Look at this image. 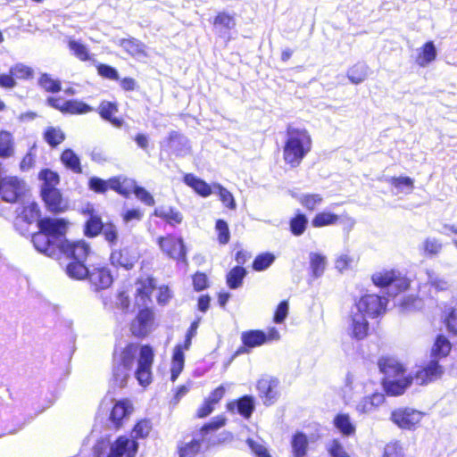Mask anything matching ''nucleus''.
Segmentation results:
<instances>
[{
  "instance_id": "obj_17",
  "label": "nucleus",
  "mask_w": 457,
  "mask_h": 457,
  "mask_svg": "<svg viewBox=\"0 0 457 457\" xmlns=\"http://www.w3.org/2000/svg\"><path fill=\"white\" fill-rule=\"evenodd\" d=\"M60 252L68 257H71L74 261L85 262L91 252V248L87 243L83 240L70 242L66 240L60 245Z\"/></svg>"
},
{
  "instance_id": "obj_43",
  "label": "nucleus",
  "mask_w": 457,
  "mask_h": 457,
  "mask_svg": "<svg viewBox=\"0 0 457 457\" xmlns=\"http://www.w3.org/2000/svg\"><path fill=\"white\" fill-rule=\"evenodd\" d=\"M39 212L40 211L37 204L35 202H28L23 206L19 218L21 219V220L26 221L28 224H30L38 219Z\"/></svg>"
},
{
  "instance_id": "obj_56",
  "label": "nucleus",
  "mask_w": 457,
  "mask_h": 457,
  "mask_svg": "<svg viewBox=\"0 0 457 457\" xmlns=\"http://www.w3.org/2000/svg\"><path fill=\"white\" fill-rule=\"evenodd\" d=\"M39 178L44 180L42 187H52L55 188V186L59 183V176L56 172L45 170L40 172Z\"/></svg>"
},
{
  "instance_id": "obj_31",
  "label": "nucleus",
  "mask_w": 457,
  "mask_h": 457,
  "mask_svg": "<svg viewBox=\"0 0 457 457\" xmlns=\"http://www.w3.org/2000/svg\"><path fill=\"white\" fill-rule=\"evenodd\" d=\"M340 216L328 211L318 212L312 220V225L314 228H322L333 226L338 223Z\"/></svg>"
},
{
  "instance_id": "obj_30",
  "label": "nucleus",
  "mask_w": 457,
  "mask_h": 457,
  "mask_svg": "<svg viewBox=\"0 0 457 457\" xmlns=\"http://www.w3.org/2000/svg\"><path fill=\"white\" fill-rule=\"evenodd\" d=\"M235 407L237 408V411L242 416L249 418L254 409L253 398L252 396L245 395L236 403L232 402L228 403V410H233Z\"/></svg>"
},
{
  "instance_id": "obj_23",
  "label": "nucleus",
  "mask_w": 457,
  "mask_h": 457,
  "mask_svg": "<svg viewBox=\"0 0 457 457\" xmlns=\"http://www.w3.org/2000/svg\"><path fill=\"white\" fill-rule=\"evenodd\" d=\"M89 280L96 290L105 289L112 283V276L107 268H95L88 273Z\"/></svg>"
},
{
  "instance_id": "obj_25",
  "label": "nucleus",
  "mask_w": 457,
  "mask_h": 457,
  "mask_svg": "<svg viewBox=\"0 0 457 457\" xmlns=\"http://www.w3.org/2000/svg\"><path fill=\"white\" fill-rule=\"evenodd\" d=\"M184 182L203 197H207L212 193V186L193 174H187L184 177Z\"/></svg>"
},
{
  "instance_id": "obj_28",
  "label": "nucleus",
  "mask_w": 457,
  "mask_h": 457,
  "mask_svg": "<svg viewBox=\"0 0 457 457\" xmlns=\"http://www.w3.org/2000/svg\"><path fill=\"white\" fill-rule=\"evenodd\" d=\"M305 209L309 211L315 210L323 202V197L320 194H291Z\"/></svg>"
},
{
  "instance_id": "obj_38",
  "label": "nucleus",
  "mask_w": 457,
  "mask_h": 457,
  "mask_svg": "<svg viewBox=\"0 0 457 457\" xmlns=\"http://www.w3.org/2000/svg\"><path fill=\"white\" fill-rule=\"evenodd\" d=\"M334 425L345 436H351L355 432V426L348 414H337L334 419Z\"/></svg>"
},
{
  "instance_id": "obj_13",
  "label": "nucleus",
  "mask_w": 457,
  "mask_h": 457,
  "mask_svg": "<svg viewBox=\"0 0 457 457\" xmlns=\"http://www.w3.org/2000/svg\"><path fill=\"white\" fill-rule=\"evenodd\" d=\"M368 329L367 317L354 308H352L347 320L348 334L356 340H361L367 336Z\"/></svg>"
},
{
  "instance_id": "obj_29",
  "label": "nucleus",
  "mask_w": 457,
  "mask_h": 457,
  "mask_svg": "<svg viewBox=\"0 0 457 457\" xmlns=\"http://www.w3.org/2000/svg\"><path fill=\"white\" fill-rule=\"evenodd\" d=\"M241 340L245 346L249 348L258 347L265 344L264 331L248 330L241 334Z\"/></svg>"
},
{
  "instance_id": "obj_1",
  "label": "nucleus",
  "mask_w": 457,
  "mask_h": 457,
  "mask_svg": "<svg viewBox=\"0 0 457 457\" xmlns=\"http://www.w3.org/2000/svg\"><path fill=\"white\" fill-rule=\"evenodd\" d=\"M154 358V350L149 345L139 346L137 344L131 343L122 348L116 349L113 353V382L120 387L125 386L130 378L137 359L135 377L141 386H148L152 381Z\"/></svg>"
},
{
  "instance_id": "obj_2",
  "label": "nucleus",
  "mask_w": 457,
  "mask_h": 457,
  "mask_svg": "<svg viewBox=\"0 0 457 457\" xmlns=\"http://www.w3.org/2000/svg\"><path fill=\"white\" fill-rule=\"evenodd\" d=\"M312 147V136L306 129L289 127L283 146L284 162L291 168L298 167Z\"/></svg>"
},
{
  "instance_id": "obj_52",
  "label": "nucleus",
  "mask_w": 457,
  "mask_h": 457,
  "mask_svg": "<svg viewBox=\"0 0 457 457\" xmlns=\"http://www.w3.org/2000/svg\"><path fill=\"white\" fill-rule=\"evenodd\" d=\"M307 218L303 214H297L290 220V229L295 236L302 235L307 226Z\"/></svg>"
},
{
  "instance_id": "obj_61",
  "label": "nucleus",
  "mask_w": 457,
  "mask_h": 457,
  "mask_svg": "<svg viewBox=\"0 0 457 457\" xmlns=\"http://www.w3.org/2000/svg\"><path fill=\"white\" fill-rule=\"evenodd\" d=\"M39 84L46 91L57 92L60 90L61 86L58 80L54 79L47 74H43L39 79Z\"/></svg>"
},
{
  "instance_id": "obj_32",
  "label": "nucleus",
  "mask_w": 457,
  "mask_h": 457,
  "mask_svg": "<svg viewBox=\"0 0 457 457\" xmlns=\"http://www.w3.org/2000/svg\"><path fill=\"white\" fill-rule=\"evenodd\" d=\"M62 163L75 173H81L82 168L79 157L71 149H65L61 154Z\"/></svg>"
},
{
  "instance_id": "obj_55",
  "label": "nucleus",
  "mask_w": 457,
  "mask_h": 457,
  "mask_svg": "<svg viewBox=\"0 0 457 457\" xmlns=\"http://www.w3.org/2000/svg\"><path fill=\"white\" fill-rule=\"evenodd\" d=\"M213 23L227 29H231L236 25L234 16L225 12H219L214 18Z\"/></svg>"
},
{
  "instance_id": "obj_59",
  "label": "nucleus",
  "mask_w": 457,
  "mask_h": 457,
  "mask_svg": "<svg viewBox=\"0 0 457 457\" xmlns=\"http://www.w3.org/2000/svg\"><path fill=\"white\" fill-rule=\"evenodd\" d=\"M248 446L256 457H270L267 448L263 445L261 440L247 439Z\"/></svg>"
},
{
  "instance_id": "obj_41",
  "label": "nucleus",
  "mask_w": 457,
  "mask_h": 457,
  "mask_svg": "<svg viewBox=\"0 0 457 457\" xmlns=\"http://www.w3.org/2000/svg\"><path fill=\"white\" fill-rule=\"evenodd\" d=\"M66 273L72 278L83 279L88 276L89 271L84 265V262L74 261L67 265Z\"/></svg>"
},
{
  "instance_id": "obj_44",
  "label": "nucleus",
  "mask_w": 457,
  "mask_h": 457,
  "mask_svg": "<svg viewBox=\"0 0 457 457\" xmlns=\"http://www.w3.org/2000/svg\"><path fill=\"white\" fill-rule=\"evenodd\" d=\"M452 345L445 336H438L432 347V355L436 357H445L451 352Z\"/></svg>"
},
{
  "instance_id": "obj_51",
  "label": "nucleus",
  "mask_w": 457,
  "mask_h": 457,
  "mask_svg": "<svg viewBox=\"0 0 457 457\" xmlns=\"http://www.w3.org/2000/svg\"><path fill=\"white\" fill-rule=\"evenodd\" d=\"M64 109L65 112H70L71 114L87 113L92 110L89 105L78 100L66 101Z\"/></svg>"
},
{
  "instance_id": "obj_10",
  "label": "nucleus",
  "mask_w": 457,
  "mask_h": 457,
  "mask_svg": "<svg viewBox=\"0 0 457 457\" xmlns=\"http://www.w3.org/2000/svg\"><path fill=\"white\" fill-rule=\"evenodd\" d=\"M38 228L55 241L58 244V247H60L62 242L66 241V239L63 238V236L67 231L68 222L63 219H42L38 220Z\"/></svg>"
},
{
  "instance_id": "obj_3",
  "label": "nucleus",
  "mask_w": 457,
  "mask_h": 457,
  "mask_svg": "<svg viewBox=\"0 0 457 457\" xmlns=\"http://www.w3.org/2000/svg\"><path fill=\"white\" fill-rule=\"evenodd\" d=\"M378 366L384 374L383 386L390 395H400L412 382V377L404 376L405 369L394 358H382Z\"/></svg>"
},
{
  "instance_id": "obj_35",
  "label": "nucleus",
  "mask_w": 457,
  "mask_h": 457,
  "mask_svg": "<svg viewBox=\"0 0 457 457\" xmlns=\"http://www.w3.org/2000/svg\"><path fill=\"white\" fill-rule=\"evenodd\" d=\"M14 153V142L12 135L6 131H0V157L8 158Z\"/></svg>"
},
{
  "instance_id": "obj_21",
  "label": "nucleus",
  "mask_w": 457,
  "mask_h": 457,
  "mask_svg": "<svg viewBox=\"0 0 457 457\" xmlns=\"http://www.w3.org/2000/svg\"><path fill=\"white\" fill-rule=\"evenodd\" d=\"M41 193L46 205L51 212H60L66 210L67 203L56 188L42 187Z\"/></svg>"
},
{
  "instance_id": "obj_6",
  "label": "nucleus",
  "mask_w": 457,
  "mask_h": 457,
  "mask_svg": "<svg viewBox=\"0 0 457 457\" xmlns=\"http://www.w3.org/2000/svg\"><path fill=\"white\" fill-rule=\"evenodd\" d=\"M26 190V184L17 177H5L0 180V195L5 202L15 203Z\"/></svg>"
},
{
  "instance_id": "obj_7",
  "label": "nucleus",
  "mask_w": 457,
  "mask_h": 457,
  "mask_svg": "<svg viewBox=\"0 0 457 457\" xmlns=\"http://www.w3.org/2000/svg\"><path fill=\"white\" fill-rule=\"evenodd\" d=\"M133 186V180L129 179H110L104 180L99 178L89 179V188L96 193H104L107 189H112L121 195H128L129 187Z\"/></svg>"
},
{
  "instance_id": "obj_34",
  "label": "nucleus",
  "mask_w": 457,
  "mask_h": 457,
  "mask_svg": "<svg viewBox=\"0 0 457 457\" xmlns=\"http://www.w3.org/2000/svg\"><path fill=\"white\" fill-rule=\"evenodd\" d=\"M310 267L313 277H320L327 267V257L319 253H311L309 254Z\"/></svg>"
},
{
  "instance_id": "obj_50",
  "label": "nucleus",
  "mask_w": 457,
  "mask_h": 457,
  "mask_svg": "<svg viewBox=\"0 0 457 457\" xmlns=\"http://www.w3.org/2000/svg\"><path fill=\"white\" fill-rule=\"evenodd\" d=\"M133 191L135 195L138 200L148 206H153L154 204V196L144 187H138L136 185V182L133 180V186L129 187L128 195Z\"/></svg>"
},
{
  "instance_id": "obj_9",
  "label": "nucleus",
  "mask_w": 457,
  "mask_h": 457,
  "mask_svg": "<svg viewBox=\"0 0 457 457\" xmlns=\"http://www.w3.org/2000/svg\"><path fill=\"white\" fill-rule=\"evenodd\" d=\"M386 300L377 295H366L359 299L353 307L365 315V317L374 318L385 311Z\"/></svg>"
},
{
  "instance_id": "obj_40",
  "label": "nucleus",
  "mask_w": 457,
  "mask_h": 457,
  "mask_svg": "<svg viewBox=\"0 0 457 457\" xmlns=\"http://www.w3.org/2000/svg\"><path fill=\"white\" fill-rule=\"evenodd\" d=\"M388 183L395 187L398 192L410 194L414 187V180L410 177H392L388 179Z\"/></svg>"
},
{
  "instance_id": "obj_11",
  "label": "nucleus",
  "mask_w": 457,
  "mask_h": 457,
  "mask_svg": "<svg viewBox=\"0 0 457 457\" xmlns=\"http://www.w3.org/2000/svg\"><path fill=\"white\" fill-rule=\"evenodd\" d=\"M157 242L163 253L174 260L186 262V247L180 237L169 235L159 237Z\"/></svg>"
},
{
  "instance_id": "obj_63",
  "label": "nucleus",
  "mask_w": 457,
  "mask_h": 457,
  "mask_svg": "<svg viewBox=\"0 0 457 457\" xmlns=\"http://www.w3.org/2000/svg\"><path fill=\"white\" fill-rule=\"evenodd\" d=\"M445 324L450 333L457 335V309L452 310L445 316Z\"/></svg>"
},
{
  "instance_id": "obj_46",
  "label": "nucleus",
  "mask_w": 457,
  "mask_h": 457,
  "mask_svg": "<svg viewBox=\"0 0 457 457\" xmlns=\"http://www.w3.org/2000/svg\"><path fill=\"white\" fill-rule=\"evenodd\" d=\"M45 140L53 147L65 139V134L59 128L48 127L44 133Z\"/></svg>"
},
{
  "instance_id": "obj_39",
  "label": "nucleus",
  "mask_w": 457,
  "mask_h": 457,
  "mask_svg": "<svg viewBox=\"0 0 457 457\" xmlns=\"http://www.w3.org/2000/svg\"><path fill=\"white\" fill-rule=\"evenodd\" d=\"M117 112V107L110 102H103L100 104V115L109 120L113 126L119 128L122 125V120L112 117Z\"/></svg>"
},
{
  "instance_id": "obj_8",
  "label": "nucleus",
  "mask_w": 457,
  "mask_h": 457,
  "mask_svg": "<svg viewBox=\"0 0 457 457\" xmlns=\"http://www.w3.org/2000/svg\"><path fill=\"white\" fill-rule=\"evenodd\" d=\"M134 411L135 407L131 400L128 398L116 400L110 411L109 420L116 429H119L129 420Z\"/></svg>"
},
{
  "instance_id": "obj_24",
  "label": "nucleus",
  "mask_w": 457,
  "mask_h": 457,
  "mask_svg": "<svg viewBox=\"0 0 457 457\" xmlns=\"http://www.w3.org/2000/svg\"><path fill=\"white\" fill-rule=\"evenodd\" d=\"M436 56L437 51L434 43L428 41L416 50L415 62L420 67H427L436 59Z\"/></svg>"
},
{
  "instance_id": "obj_15",
  "label": "nucleus",
  "mask_w": 457,
  "mask_h": 457,
  "mask_svg": "<svg viewBox=\"0 0 457 457\" xmlns=\"http://www.w3.org/2000/svg\"><path fill=\"white\" fill-rule=\"evenodd\" d=\"M257 390L265 405H271L278 397V380L275 378L265 376L257 381Z\"/></svg>"
},
{
  "instance_id": "obj_57",
  "label": "nucleus",
  "mask_w": 457,
  "mask_h": 457,
  "mask_svg": "<svg viewBox=\"0 0 457 457\" xmlns=\"http://www.w3.org/2000/svg\"><path fill=\"white\" fill-rule=\"evenodd\" d=\"M442 244L434 237H428L422 243V249L425 253L434 255L441 251Z\"/></svg>"
},
{
  "instance_id": "obj_22",
  "label": "nucleus",
  "mask_w": 457,
  "mask_h": 457,
  "mask_svg": "<svg viewBox=\"0 0 457 457\" xmlns=\"http://www.w3.org/2000/svg\"><path fill=\"white\" fill-rule=\"evenodd\" d=\"M385 402V395L382 393L375 392L360 399L355 410L360 414H370L377 411Z\"/></svg>"
},
{
  "instance_id": "obj_58",
  "label": "nucleus",
  "mask_w": 457,
  "mask_h": 457,
  "mask_svg": "<svg viewBox=\"0 0 457 457\" xmlns=\"http://www.w3.org/2000/svg\"><path fill=\"white\" fill-rule=\"evenodd\" d=\"M201 444L199 440H192L179 450L180 457H195L199 452Z\"/></svg>"
},
{
  "instance_id": "obj_12",
  "label": "nucleus",
  "mask_w": 457,
  "mask_h": 457,
  "mask_svg": "<svg viewBox=\"0 0 457 457\" xmlns=\"http://www.w3.org/2000/svg\"><path fill=\"white\" fill-rule=\"evenodd\" d=\"M371 278L373 283L378 287H387L393 284L399 290H405L409 287V281L395 270L385 269L376 271Z\"/></svg>"
},
{
  "instance_id": "obj_53",
  "label": "nucleus",
  "mask_w": 457,
  "mask_h": 457,
  "mask_svg": "<svg viewBox=\"0 0 457 457\" xmlns=\"http://www.w3.org/2000/svg\"><path fill=\"white\" fill-rule=\"evenodd\" d=\"M275 256L272 253H265L258 255L253 263V268L257 271H262L269 268L274 262Z\"/></svg>"
},
{
  "instance_id": "obj_47",
  "label": "nucleus",
  "mask_w": 457,
  "mask_h": 457,
  "mask_svg": "<svg viewBox=\"0 0 457 457\" xmlns=\"http://www.w3.org/2000/svg\"><path fill=\"white\" fill-rule=\"evenodd\" d=\"M212 187H213L214 192L218 193V195L220 196V200L222 202V204L226 207H228V209H231V210L236 209L237 204H236L235 199H234L232 194L228 189H226L225 187H223L221 185H220L218 183H214L212 185Z\"/></svg>"
},
{
  "instance_id": "obj_42",
  "label": "nucleus",
  "mask_w": 457,
  "mask_h": 457,
  "mask_svg": "<svg viewBox=\"0 0 457 457\" xmlns=\"http://www.w3.org/2000/svg\"><path fill=\"white\" fill-rule=\"evenodd\" d=\"M87 212L90 214V218L86 224V234L90 237H96L102 231L104 224L101 219L94 213L93 208H87Z\"/></svg>"
},
{
  "instance_id": "obj_36",
  "label": "nucleus",
  "mask_w": 457,
  "mask_h": 457,
  "mask_svg": "<svg viewBox=\"0 0 457 457\" xmlns=\"http://www.w3.org/2000/svg\"><path fill=\"white\" fill-rule=\"evenodd\" d=\"M291 447L294 457H303L308 448L307 436L301 432L296 433L291 440Z\"/></svg>"
},
{
  "instance_id": "obj_19",
  "label": "nucleus",
  "mask_w": 457,
  "mask_h": 457,
  "mask_svg": "<svg viewBox=\"0 0 457 457\" xmlns=\"http://www.w3.org/2000/svg\"><path fill=\"white\" fill-rule=\"evenodd\" d=\"M32 243L38 252L50 257L56 256L60 251L58 244L42 230L33 235Z\"/></svg>"
},
{
  "instance_id": "obj_60",
  "label": "nucleus",
  "mask_w": 457,
  "mask_h": 457,
  "mask_svg": "<svg viewBox=\"0 0 457 457\" xmlns=\"http://www.w3.org/2000/svg\"><path fill=\"white\" fill-rule=\"evenodd\" d=\"M216 230L218 231V240L220 244L225 245L229 241L228 226L223 220H218L216 222Z\"/></svg>"
},
{
  "instance_id": "obj_49",
  "label": "nucleus",
  "mask_w": 457,
  "mask_h": 457,
  "mask_svg": "<svg viewBox=\"0 0 457 457\" xmlns=\"http://www.w3.org/2000/svg\"><path fill=\"white\" fill-rule=\"evenodd\" d=\"M152 429V424L148 420H139L131 431V439L145 438Z\"/></svg>"
},
{
  "instance_id": "obj_18",
  "label": "nucleus",
  "mask_w": 457,
  "mask_h": 457,
  "mask_svg": "<svg viewBox=\"0 0 457 457\" xmlns=\"http://www.w3.org/2000/svg\"><path fill=\"white\" fill-rule=\"evenodd\" d=\"M154 313L149 309L141 310L132 321L130 330L136 337H145L152 329Z\"/></svg>"
},
{
  "instance_id": "obj_64",
  "label": "nucleus",
  "mask_w": 457,
  "mask_h": 457,
  "mask_svg": "<svg viewBox=\"0 0 457 457\" xmlns=\"http://www.w3.org/2000/svg\"><path fill=\"white\" fill-rule=\"evenodd\" d=\"M328 450L332 457H349L344 446L337 440L331 441Z\"/></svg>"
},
{
  "instance_id": "obj_20",
  "label": "nucleus",
  "mask_w": 457,
  "mask_h": 457,
  "mask_svg": "<svg viewBox=\"0 0 457 457\" xmlns=\"http://www.w3.org/2000/svg\"><path fill=\"white\" fill-rule=\"evenodd\" d=\"M111 262L114 266L123 267L130 270L138 260V253L130 248H123L113 251L111 254Z\"/></svg>"
},
{
  "instance_id": "obj_26",
  "label": "nucleus",
  "mask_w": 457,
  "mask_h": 457,
  "mask_svg": "<svg viewBox=\"0 0 457 457\" xmlns=\"http://www.w3.org/2000/svg\"><path fill=\"white\" fill-rule=\"evenodd\" d=\"M154 288V280L151 278H141L136 283V292L140 303L138 304L145 305L150 295Z\"/></svg>"
},
{
  "instance_id": "obj_4",
  "label": "nucleus",
  "mask_w": 457,
  "mask_h": 457,
  "mask_svg": "<svg viewBox=\"0 0 457 457\" xmlns=\"http://www.w3.org/2000/svg\"><path fill=\"white\" fill-rule=\"evenodd\" d=\"M199 320L192 322L187 335L184 344L177 345L172 353L170 363V378L175 381L182 372L185 365V352L187 351L192 343V338L195 336L198 328Z\"/></svg>"
},
{
  "instance_id": "obj_45",
  "label": "nucleus",
  "mask_w": 457,
  "mask_h": 457,
  "mask_svg": "<svg viewBox=\"0 0 457 457\" xmlns=\"http://www.w3.org/2000/svg\"><path fill=\"white\" fill-rule=\"evenodd\" d=\"M367 66L362 63H357L351 67L347 71V78L353 84H360L367 78Z\"/></svg>"
},
{
  "instance_id": "obj_5",
  "label": "nucleus",
  "mask_w": 457,
  "mask_h": 457,
  "mask_svg": "<svg viewBox=\"0 0 457 457\" xmlns=\"http://www.w3.org/2000/svg\"><path fill=\"white\" fill-rule=\"evenodd\" d=\"M425 413L410 407H401L394 410L390 420L399 428L415 430L420 426Z\"/></svg>"
},
{
  "instance_id": "obj_62",
  "label": "nucleus",
  "mask_w": 457,
  "mask_h": 457,
  "mask_svg": "<svg viewBox=\"0 0 457 457\" xmlns=\"http://www.w3.org/2000/svg\"><path fill=\"white\" fill-rule=\"evenodd\" d=\"M383 457H403V447L398 442H391L385 447Z\"/></svg>"
},
{
  "instance_id": "obj_37",
  "label": "nucleus",
  "mask_w": 457,
  "mask_h": 457,
  "mask_svg": "<svg viewBox=\"0 0 457 457\" xmlns=\"http://www.w3.org/2000/svg\"><path fill=\"white\" fill-rule=\"evenodd\" d=\"M120 46L134 57L140 58L146 55L145 45L136 39H122Z\"/></svg>"
},
{
  "instance_id": "obj_27",
  "label": "nucleus",
  "mask_w": 457,
  "mask_h": 457,
  "mask_svg": "<svg viewBox=\"0 0 457 457\" xmlns=\"http://www.w3.org/2000/svg\"><path fill=\"white\" fill-rule=\"evenodd\" d=\"M154 215L165 220L170 225L181 223L183 220L182 214L175 208L169 206H161L154 210Z\"/></svg>"
},
{
  "instance_id": "obj_33",
  "label": "nucleus",
  "mask_w": 457,
  "mask_h": 457,
  "mask_svg": "<svg viewBox=\"0 0 457 457\" xmlns=\"http://www.w3.org/2000/svg\"><path fill=\"white\" fill-rule=\"evenodd\" d=\"M68 47L71 54L82 62L90 61L92 54H90L87 46L81 41L70 38L68 41Z\"/></svg>"
},
{
  "instance_id": "obj_54",
  "label": "nucleus",
  "mask_w": 457,
  "mask_h": 457,
  "mask_svg": "<svg viewBox=\"0 0 457 457\" xmlns=\"http://www.w3.org/2000/svg\"><path fill=\"white\" fill-rule=\"evenodd\" d=\"M10 72L18 79H28L33 77V69L23 64L17 63L11 67Z\"/></svg>"
},
{
  "instance_id": "obj_48",
  "label": "nucleus",
  "mask_w": 457,
  "mask_h": 457,
  "mask_svg": "<svg viewBox=\"0 0 457 457\" xmlns=\"http://www.w3.org/2000/svg\"><path fill=\"white\" fill-rule=\"evenodd\" d=\"M245 276V270L240 266L232 269L227 276L228 286L232 288H237L242 285V280Z\"/></svg>"
},
{
  "instance_id": "obj_16",
  "label": "nucleus",
  "mask_w": 457,
  "mask_h": 457,
  "mask_svg": "<svg viewBox=\"0 0 457 457\" xmlns=\"http://www.w3.org/2000/svg\"><path fill=\"white\" fill-rule=\"evenodd\" d=\"M444 373L445 370L438 361L432 360L416 372L414 378L419 385H428L441 378Z\"/></svg>"
},
{
  "instance_id": "obj_14",
  "label": "nucleus",
  "mask_w": 457,
  "mask_h": 457,
  "mask_svg": "<svg viewBox=\"0 0 457 457\" xmlns=\"http://www.w3.org/2000/svg\"><path fill=\"white\" fill-rule=\"evenodd\" d=\"M137 450L138 444L136 440L120 436L110 445L106 457H135Z\"/></svg>"
}]
</instances>
